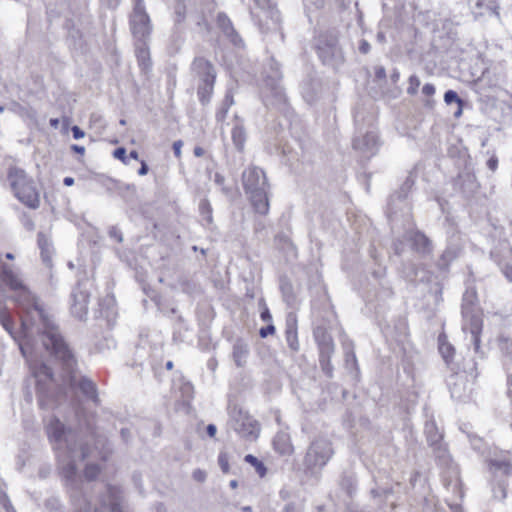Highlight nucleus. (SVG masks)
<instances>
[{
  "label": "nucleus",
  "mask_w": 512,
  "mask_h": 512,
  "mask_svg": "<svg viewBox=\"0 0 512 512\" xmlns=\"http://www.w3.org/2000/svg\"><path fill=\"white\" fill-rule=\"evenodd\" d=\"M8 280L4 283L15 292V301L22 309L21 326L25 338L34 332V328L41 335L42 345L46 350L55 347L56 353L63 352L66 361L71 363L69 351L63 346V337L59 328L45 313L35 296L23 284L17 272L4 270Z\"/></svg>",
  "instance_id": "f257e3e1"
},
{
  "label": "nucleus",
  "mask_w": 512,
  "mask_h": 512,
  "mask_svg": "<svg viewBox=\"0 0 512 512\" xmlns=\"http://www.w3.org/2000/svg\"><path fill=\"white\" fill-rule=\"evenodd\" d=\"M46 432L56 451L66 485L72 490L78 491L81 476L78 473L77 463L89 458L95 451L79 442L76 433L66 428L58 418L50 419L46 426Z\"/></svg>",
  "instance_id": "f03ea898"
},
{
  "label": "nucleus",
  "mask_w": 512,
  "mask_h": 512,
  "mask_svg": "<svg viewBox=\"0 0 512 512\" xmlns=\"http://www.w3.org/2000/svg\"><path fill=\"white\" fill-rule=\"evenodd\" d=\"M63 346L69 351L71 356V363L66 361L63 352L56 353L55 347H50L48 350L51 355L55 357V359L60 363L63 369V382L69 385L71 388H78L82 394L89 400H91L94 404L99 405L100 399L98 397V391L96 384L89 378L78 376L76 371L77 361L75 356L68 346V344L63 339Z\"/></svg>",
  "instance_id": "7ed1b4c3"
},
{
  "label": "nucleus",
  "mask_w": 512,
  "mask_h": 512,
  "mask_svg": "<svg viewBox=\"0 0 512 512\" xmlns=\"http://www.w3.org/2000/svg\"><path fill=\"white\" fill-rule=\"evenodd\" d=\"M242 183L255 211L262 215L267 214L269 184L265 172L259 167L250 166L242 173Z\"/></svg>",
  "instance_id": "20e7f679"
},
{
  "label": "nucleus",
  "mask_w": 512,
  "mask_h": 512,
  "mask_svg": "<svg viewBox=\"0 0 512 512\" xmlns=\"http://www.w3.org/2000/svg\"><path fill=\"white\" fill-rule=\"evenodd\" d=\"M19 346L22 355L30 362L33 376L36 379L40 407L43 409H52L54 407L52 397L55 380L51 368L42 362L32 361V350L29 348L28 341L20 342Z\"/></svg>",
  "instance_id": "39448f33"
},
{
  "label": "nucleus",
  "mask_w": 512,
  "mask_h": 512,
  "mask_svg": "<svg viewBox=\"0 0 512 512\" xmlns=\"http://www.w3.org/2000/svg\"><path fill=\"white\" fill-rule=\"evenodd\" d=\"M452 373L447 378V386L452 398L457 400L467 399L472 391V384L478 373L476 362L473 359L464 360L463 367H451Z\"/></svg>",
  "instance_id": "423d86ee"
},
{
  "label": "nucleus",
  "mask_w": 512,
  "mask_h": 512,
  "mask_svg": "<svg viewBox=\"0 0 512 512\" xmlns=\"http://www.w3.org/2000/svg\"><path fill=\"white\" fill-rule=\"evenodd\" d=\"M191 73L197 81V95L202 104L210 102L216 81L214 65L204 57H195L191 63Z\"/></svg>",
  "instance_id": "0eeeda50"
},
{
  "label": "nucleus",
  "mask_w": 512,
  "mask_h": 512,
  "mask_svg": "<svg viewBox=\"0 0 512 512\" xmlns=\"http://www.w3.org/2000/svg\"><path fill=\"white\" fill-rule=\"evenodd\" d=\"M334 455L332 442L324 436L314 437L307 447L303 465L311 474L320 472Z\"/></svg>",
  "instance_id": "6e6552de"
},
{
  "label": "nucleus",
  "mask_w": 512,
  "mask_h": 512,
  "mask_svg": "<svg viewBox=\"0 0 512 512\" xmlns=\"http://www.w3.org/2000/svg\"><path fill=\"white\" fill-rule=\"evenodd\" d=\"M8 180L15 196L30 208L39 206V195L33 185V181L29 179L24 170L19 168H10Z\"/></svg>",
  "instance_id": "1a4fd4ad"
},
{
  "label": "nucleus",
  "mask_w": 512,
  "mask_h": 512,
  "mask_svg": "<svg viewBox=\"0 0 512 512\" xmlns=\"http://www.w3.org/2000/svg\"><path fill=\"white\" fill-rule=\"evenodd\" d=\"M228 425L247 441H255L260 433L259 422L237 406L232 407L229 411Z\"/></svg>",
  "instance_id": "9d476101"
},
{
  "label": "nucleus",
  "mask_w": 512,
  "mask_h": 512,
  "mask_svg": "<svg viewBox=\"0 0 512 512\" xmlns=\"http://www.w3.org/2000/svg\"><path fill=\"white\" fill-rule=\"evenodd\" d=\"M476 299V293L474 291H466L463 295L462 302V315L465 320L463 330L469 332L471 335V341L474 345L476 353L480 349V332L482 330V320L480 316L475 313L474 301Z\"/></svg>",
  "instance_id": "9b49d317"
},
{
  "label": "nucleus",
  "mask_w": 512,
  "mask_h": 512,
  "mask_svg": "<svg viewBox=\"0 0 512 512\" xmlns=\"http://www.w3.org/2000/svg\"><path fill=\"white\" fill-rule=\"evenodd\" d=\"M424 432L428 444L433 448L435 457L439 460L440 464L448 465L450 456L445 445L442 443L443 435L439 431L436 423L433 420L427 421L425 423Z\"/></svg>",
  "instance_id": "f8f14e48"
},
{
  "label": "nucleus",
  "mask_w": 512,
  "mask_h": 512,
  "mask_svg": "<svg viewBox=\"0 0 512 512\" xmlns=\"http://www.w3.org/2000/svg\"><path fill=\"white\" fill-rule=\"evenodd\" d=\"M133 35L140 41H144L151 32L150 19L145 12L143 1L136 0L134 12L130 20Z\"/></svg>",
  "instance_id": "ddd939ff"
},
{
  "label": "nucleus",
  "mask_w": 512,
  "mask_h": 512,
  "mask_svg": "<svg viewBox=\"0 0 512 512\" xmlns=\"http://www.w3.org/2000/svg\"><path fill=\"white\" fill-rule=\"evenodd\" d=\"M379 146V138L374 130H368L365 133L359 130L353 140V148L367 158L375 155Z\"/></svg>",
  "instance_id": "4468645a"
},
{
  "label": "nucleus",
  "mask_w": 512,
  "mask_h": 512,
  "mask_svg": "<svg viewBox=\"0 0 512 512\" xmlns=\"http://www.w3.org/2000/svg\"><path fill=\"white\" fill-rule=\"evenodd\" d=\"M89 298L87 283H79L72 292L71 312L75 317L83 319L87 315Z\"/></svg>",
  "instance_id": "2eb2a0df"
},
{
  "label": "nucleus",
  "mask_w": 512,
  "mask_h": 512,
  "mask_svg": "<svg viewBox=\"0 0 512 512\" xmlns=\"http://www.w3.org/2000/svg\"><path fill=\"white\" fill-rule=\"evenodd\" d=\"M317 52L325 65L334 67L342 62V52L335 39L319 44Z\"/></svg>",
  "instance_id": "dca6fc26"
},
{
  "label": "nucleus",
  "mask_w": 512,
  "mask_h": 512,
  "mask_svg": "<svg viewBox=\"0 0 512 512\" xmlns=\"http://www.w3.org/2000/svg\"><path fill=\"white\" fill-rule=\"evenodd\" d=\"M404 238L411 243L412 249L422 257H426L431 254L433 250L432 242L421 231H408L405 233Z\"/></svg>",
  "instance_id": "f3484780"
},
{
  "label": "nucleus",
  "mask_w": 512,
  "mask_h": 512,
  "mask_svg": "<svg viewBox=\"0 0 512 512\" xmlns=\"http://www.w3.org/2000/svg\"><path fill=\"white\" fill-rule=\"evenodd\" d=\"M489 471L495 476H507L512 472V456L510 452H502L489 459Z\"/></svg>",
  "instance_id": "a211bd4d"
},
{
  "label": "nucleus",
  "mask_w": 512,
  "mask_h": 512,
  "mask_svg": "<svg viewBox=\"0 0 512 512\" xmlns=\"http://www.w3.org/2000/svg\"><path fill=\"white\" fill-rule=\"evenodd\" d=\"M217 25L224 33V35L231 41V43H233L236 46H239L242 43L241 37L234 29L231 20L226 14L219 13L217 15Z\"/></svg>",
  "instance_id": "6ab92c4d"
},
{
  "label": "nucleus",
  "mask_w": 512,
  "mask_h": 512,
  "mask_svg": "<svg viewBox=\"0 0 512 512\" xmlns=\"http://www.w3.org/2000/svg\"><path fill=\"white\" fill-rule=\"evenodd\" d=\"M235 124L231 131V138L235 148L238 151H242L244 149V144L247 138V133L243 125V121L239 119L237 115L234 117Z\"/></svg>",
  "instance_id": "aec40b11"
},
{
  "label": "nucleus",
  "mask_w": 512,
  "mask_h": 512,
  "mask_svg": "<svg viewBox=\"0 0 512 512\" xmlns=\"http://www.w3.org/2000/svg\"><path fill=\"white\" fill-rule=\"evenodd\" d=\"M315 336L319 346V359L331 358L335 350L331 336L324 331L321 332V335L317 332Z\"/></svg>",
  "instance_id": "412c9836"
},
{
  "label": "nucleus",
  "mask_w": 512,
  "mask_h": 512,
  "mask_svg": "<svg viewBox=\"0 0 512 512\" xmlns=\"http://www.w3.org/2000/svg\"><path fill=\"white\" fill-rule=\"evenodd\" d=\"M273 445L275 450L282 455H290L294 450L290 435L284 431H280L275 435Z\"/></svg>",
  "instance_id": "4be33fe9"
},
{
  "label": "nucleus",
  "mask_w": 512,
  "mask_h": 512,
  "mask_svg": "<svg viewBox=\"0 0 512 512\" xmlns=\"http://www.w3.org/2000/svg\"><path fill=\"white\" fill-rule=\"evenodd\" d=\"M249 348L243 341H236L233 345L232 357L238 367H242L248 358Z\"/></svg>",
  "instance_id": "5701e85b"
},
{
  "label": "nucleus",
  "mask_w": 512,
  "mask_h": 512,
  "mask_svg": "<svg viewBox=\"0 0 512 512\" xmlns=\"http://www.w3.org/2000/svg\"><path fill=\"white\" fill-rule=\"evenodd\" d=\"M107 498L103 499L102 505L116 512L120 503V490L117 487L107 486Z\"/></svg>",
  "instance_id": "b1692460"
},
{
  "label": "nucleus",
  "mask_w": 512,
  "mask_h": 512,
  "mask_svg": "<svg viewBox=\"0 0 512 512\" xmlns=\"http://www.w3.org/2000/svg\"><path fill=\"white\" fill-rule=\"evenodd\" d=\"M234 104V97L231 90H228L221 103L220 108L216 112V120L218 123L224 122L230 107Z\"/></svg>",
  "instance_id": "393cba45"
},
{
  "label": "nucleus",
  "mask_w": 512,
  "mask_h": 512,
  "mask_svg": "<svg viewBox=\"0 0 512 512\" xmlns=\"http://www.w3.org/2000/svg\"><path fill=\"white\" fill-rule=\"evenodd\" d=\"M285 333H286V341H287L289 348L292 351L297 352L299 350V342H298L296 325L288 323Z\"/></svg>",
  "instance_id": "a878e982"
},
{
  "label": "nucleus",
  "mask_w": 512,
  "mask_h": 512,
  "mask_svg": "<svg viewBox=\"0 0 512 512\" xmlns=\"http://www.w3.org/2000/svg\"><path fill=\"white\" fill-rule=\"evenodd\" d=\"M505 253L507 260H499L498 265L500 266L505 277L512 282V249L507 247L505 249Z\"/></svg>",
  "instance_id": "bb28decb"
},
{
  "label": "nucleus",
  "mask_w": 512,
  "mask_h": 512,
  "mask_svg": "<svg viewBox=\"0 0 512 512\" xmlns=\"http://www.w3.org/2000/svg\"><path fill=\"white\" fill-rule=\"evenodd\" d=\"M199 211L203 219L208 223H212V207L207 199H202L199 203Z\"/></svg>",
  "instance_id": "cd10ccee"
},
{
  "label": "nucleus",
  "mask_w": 512,
  "mask_h": 512,
  "mask_svg": "<svg viewBox=\"0 0 512 512\" xmlns=\"http://www.w3.org/2000/svg\"><path fill=\"white\" fill-rule=\"evenodd\" d=\"M280 288H281L284 300L289 305L293 304L295 301V295L293 293V287H292L291 283L283 280L281 282Z\"/></svg>",
  "instance_id": "c85d7f7f"
},
{
  "label": "nucleus",
  "mask_w": 512,
  "mask_h": 512,
  "mask_svg": "<svg viewBox=\"0 0 512 512\" xmlns=\"http://www.w3.org/2000/svg\"><path fill=\"white\" fill-rule=\"evenodd\" d=\"M439 352L442 355L443 359L447 363V365H450V360L452 355L454 354V348L449 343H445L441 341V338H439Z\"/></svg>",
  "instance_id": "c756f323"
},
{
  "label": "nucleus",
  "mask_w": 512,
  "mask_h": 512,
  "mask_svg": "<svg viewBox=\"0 0 512 512\" xmlns=\"http://www.w3.org/2000/svg\"><path fill=\"white\" fill-rule=\"evenodd\" d=\"M244 460L255 467L256 472L263 477L266 474V467L264 464L259 461L255 456L248 454L245 456Z\"/></svg>",
  "instance_id": "7c9ffc66"
},
{
  "label": "nucleus",
  "mask_w": 512,
  "mask_h": 512,
  "mask_svg": "<svg viewBox=\"0 0 512 512\" xmlns=\"http://www.w3.org/2000/svg\"><path fill=\"white\" fill-rule=\"evenodd\" d=\"M0 322H1L2 326L5 328V330L7 332H9V334L14 339H16V337L13 334V330H12V319H11L10 315L6 311H1L0 312Z\"/></svg>",
  "instance_id": "2f4dec72"
},
{
  "label": "nucleus",
  "mask_w": 512,
  "mask_h": 512,
  "mask_svg": "<svg viewBox=\"0 0 512 512\" xmlns=\"http://www.w3.org/2000/svg\"><path fill=\"white\" fill-rule=\"evenodd\" d=\"M408 82L409 86L407 88V93L412 96L416 95L421 84L419 77L417 75H411Z\"/></svg>",
  "instance_id": "473e14b6"
},
{
  "label": "nucleus",
  "mask_w": 512,
  "mask_h": 512,
  "mask_svg": "<svg viewBox=\"0 0 512 512\" xmlns=\"http://www.w3.org/2000/svg\"><path fill=\"white\" fill-rule=\"evenodd\" d=\"M137 58L139 63L145 68L148 66L147 61L149 60V51L145 43H143L142 46L137 49Z\"/></svg>",
  "instance_id": "72a5a7b5"
},
{
  "label": "nucleus",
  "mask_w": 512,
  "mask_h": 512,
  "mask_svg": "<svg viewBox=\"0 0 512 512\" xmlns=\"http://www.w3.org/2000/svg\"><path fill=\"white\" fill-rule=\"evenodd\" d=\"M444 102L447 105H450V104H452L454 102L457 103V105L458 104H464V101L453 90H448V91L445 92V94H444Z\"/></svg>",
  "instance_id": "f704fd0d"
},
{
  "label": "nucleus",
  "mask_w": 512,
  "mask_h": 512,
  "mask_svg": "<svg viewBox=\"0 0 512 512\" xmlns=\"http://www.w3.org/2000/svg\"><path fill=\"white\" fill-rule=\"evenodd\" d=\"M100 472V467L94 463H88L85 467V477L88 480H93Z\"/></svg>",
  "instance_id": "c9c22d12"
},
{
  "label": "nucleus",
  "mask_w": 512,
  "mask_h": 512,
  "mask_svg": "<svg viewBox=\"0 0 512 512\" xmlns=\"http://www.w3.org/2000/svg\"><path fill=\"white\" fill-rule=\"evenodd\" d=\"M320 367L325 375L329 378L333 377V366L331 364V358H320Z\"/></svg>",
  "instance_id": "e433bc0d"
},
{
  "label": "nucleus",
  "mask_w": 512,
  "mask_h": 512,
  "mask_svg": "<svg viewBox=\"0 0 512 512\" xmlns=\"http://www.w3.org/2000/svg\"><path fill=\"white\" fill-rule=\"evenodd\" d=\"M489 0H477L475 3L476 11L473 12L474 18L478 19L479 17L484 15L483 10H487V4Z\"/></svg>",
  "instance_id": "4c0bfd02"
},
{
  "label": "nucleus",
  "mask_w": 512,
  "mask_h": 512,
  "mask_svg": "<svg viewBox=\"0 0 512 512\" xmlns=\"http://www.w3.org/2000/svg\"><path fill=\"white\" fill-rule=\"evenodd\" d=\"M218 464L224 473L229 472V457L226 452H220L218 456Z\"/></svg>",
  "instance_id": "58836bf2"
},
{
  "label": "nucleus",
  "mask_w": 512,
  "mask_h": 512,
  "mask_svg": "<svg viewBox=\"0 0 512 512\" xmlns=\"http://www.w3.org/2000/svg\"><path fill=\"white\" fill-rule=\"evenodd\" d=\"M52 253H53L52 247L43 248V250H41L42 261L48 267H50L52 265Z\"/></svg>",
  "instance_id": "ea45409f"
},
{
  "label": "nucleus",
  "mask_w": 512,
  "mask_h": 512,
  "mask_svg": "<svg viewBox=\"0 0 512 512\" xmlns=\"http://www.w3.org/2000/svg\"><path fill=\"white\" fill-rule=\"evenodd\" d=\"M271 95L275 98V101L277 102H280L284 99V91H283V88L278 85V84H275L271 90Z\"/></svg>",
  "instance_id": "a19ab883"
},
{
  "label": "nucleus",
  "mask_w": 512,
  "mask_h": 512,
  "mask_svg": "<svg viewBox=\"0 0 512 512\" xmlns=\"http://www.w3.org/2000/svg\"><path fill=\"white\" fill-rule=\"evenodd\" d=\"M499 5L497 4V2L495 0H489L488 4H487V11L491 12L492 14H494L497 19L499 21H501V16H500V12H499Z\"/></svg>",
  "instance_id": "79ce46f5"
},
{
  "label": "nucleus",
  "mask_w": 512,
  "mask_h": 512,
  "mask_svg": "<svg viewBox=\"0 0 512 512\" xmlns=\"http://www.w3.org/2000/svg\"><path fill=\"white\" fill-rule=\"evenodd\" d=\"M38 246L40 248V250H43V248H50L52 247L51 246V243L49 241V239L47 238V236L43 233H38Z\"/></svg>",
  "instance_id": "37998d69"
},
{
  "label": "nucleus",
  "mask_w": 512,
  "mask_h": 512,
  "mask_svg": "<svg viewBox=\"0 0 512 512\" xmlns=\"http://www.w3.org/2000/svg\"><path fill=\"white\" fill-rule=\"evenodd\" d=\"M435 86L433 84L427 83L422 88V94L427 98L432 97L435 94Z\"/></svg>",
  "instance_id": "c03bdc74"
},
{
  "label": "nucleus",
  "mask_w": 512,
  "mask_h": 512,
  "mask_svg": "<svg viewBox=\"0 0 512 512\" xmlns=\"http://www.w3.org/2000/svg\"><path fill=\"white\" fill-rule=\"evenodd\" d=\"M109 236L113 239H115L117 242L121 243L123 241L122 233L121 231L116 227H111L109 229Z\"/></svg>",
  "instance_id": "a18cd8bd"
},
{
  "label": "nucleus",
  "mask_w": 512,
  "mask_h": 512,
  "mask_svg": "<svg viewBox=\"0 0 512 512\" xmlns=\"http://www.w3.org/2000/svg\"><path fill=\"white\" fill-rule=\"evenodd\" d=\"M113 155L116 159L121 160L124 163H127L126 161V149L123 147H119L114 150Z\"/></svg>",
  "instance_id": "49530a36"
},
{
  "label": "nucleus",
  "mask_w": 512,
  "mask_h": 512,
  "mask_svg": "<svg viewBox=\"0 0 512 512\" xmlns=\"http://www.w3.org/2000/svg\"><path fill=\"white\" fill-rule=\"evenodd\" d=\"M8 109L14 113H17L19 115H23L25 109L20 104L13 102L8 106Z\"/></svg>",
  "instance_id": "de8ad7c7"
},
{
  "label": "nucleus",
  "mask_w": 512,
  "mask_h": 512,
  "mask_svg": "<svg viewBox=\"0 0 512 512\" xmlns=\"http://www.w3.org/2000/svg\"><path fill=\"white\" fill-rule=\"evenodd\" d=\"M275 332V327L273 325H268L260 329V336L262 338L267 337L269 334H273Z\"/></svg>",
  "instance_id": "09e8293b"
},
{
  "label": "nucleus",
  "mask_w": 512,
  "mask_h": 512,
  "mask_svg": "<svg viewBox=\"0 0 512 512\" xmlns=\"http://www.w3.org/2000/svg\"><path fill=\"white\" fill-rule=\"evenodd\" d=\"M370 49H371L370 43L368 41L362 39L360 41L359 51L362 54H367V53H369Z\"/></svg>",
  "instance_id": "8fccbe9b"
},
{
  "label": "nucleus",
  "mask_w": 512,
  "mask_h": 512,
  "mask_svg": "<svg viewBox=\"0 0 512 512\" xmlns=\"http://www.w3.org/2000/svg\"><path fill=\"white\" fill-rule=\"evenodd\" d=\"M193 478L198 482H203L206 479V473L200 469H197L193 472Z\"/></svg>",
  "instance_id": "3c124183"
},
{
  "label": "nucleus",
  "mask_w": 512,
  "mask_h": 512,
  "mask_svg": "<svg viewBox=\"0 0 512 512\" xmlns=\"http://www.w3.org/2000/svg\"><path fill=\"white\" fill-rule=\"evenodd\" d=\"M375 77L380 80L386 78V70L383 66L375 67Z\"/></svg>",
  "instance_id": "603ef678"
},
{
  "label": "nucleus",
  "mask_w": 512,
  "mask_h": 512,
  "mask_svg": "<svg viewBox=\"0 0 512 512\" xmlns=\"http://www.w3.org/2000/svg\"><path fill=\"white\" fill-rule=\"evenodd\" d=\"M183 146V142L181 140H177L173 143L174 154L177 158L181 156V148Z\"/></svg>",
  "instance_id": "864d4df0"
},
{
  "label": "nucleus",
  "mask_w": 512,
  "mask_h": 512,
  "mask_svg": "<svg viewBox=\"0 0 512 512\" xmlns=\"http://www.w3.org/2000/svg\"><path fill=\"white\" fill-rule=\"evenodd\" d=\"M307 3L316 9H321L325 5V0H306Z\"/></svg>",
  "instance_id": "5fc2aeb1"
},
{
  "label": "nucleus",
  "mask_w": 512,
  "mask_h": 512,
  "mask_svg": "<svg viewBox=\"0 0 512 512\" xmlns=\"http://www.w3.org/2000/svg\"><path fill=\"white\" fill-rule=\"evenodd\" d=\"M71 130L75 139L84 137V132L78 126H73Z\"/></svg>",
  "instance_id": "6e6d98bb"
},
{
  "label": "nucleus",
  "mask_w": 512,
  "mask_h": 512,
  "mask_svg": "<svg viewBox=\"0 0 512 512\" xmlns=\"http://www.w3.org/2000/svg\"><path fill=\"white\" fill-rule=\"evenodd\" d=\"M466 178L470 183V190H473L474 187H476L474 176L466 173L464 175H460V178Z\"/></svg>",
  "instance_id": "4d7b16f0"
},
{
  "label": "nucleus",
  "mask_w": 512,
  "mask_h": 512,
  "mask_svg": "<svg viewBox=\"0 0 512 512\" xmlns=\"http://www.w3.org/2000/svg\"><path fill=\"white\" fill-rule=\"evenodd\" d=\"M394 251L397 255H401L404 251V246L401 241L394 242Z\"/></svg>",
  "instance_id": "13d9d810"
},
{
  "label": "nucleus",
  "mask_w": 512,
  "mask_h": 512,
  "mask_svg": "<svg viewBox=\"0 0 512 512\" xmlns=\"http://www.w3.org/2000/svg\"><path fill=\"white\" fill-rule=\"evenodd\" d=\"M148 170H149V168H148L147 163H146L144 160H142V161H141V167H140V169L138 170V174H139L140 176H144V175H146V174L148 173Z\"/></svg>",
  "instance_id": "bf43d9fd"
},
{
  "label": "nucleus",
  "mask_w": 512,
  "mask_h": 512,
  "mask_svg": "<svg viewBox=\"0 0 512 512\" xmlns=\"http://www.w3.org/2000/svg\"><path fill=\"white\" fill-rule=\"evenodd\" d=\"M207 434L210 436V437H214L216 432H217V428L214 424H209L207 426Z\"/></svg>",
  "instance_id": "052dcab7"
},
{
  "label": "nucleus",
  "mask_w": 512,
  "mask_h": 512,
  "mask_svg": "<svg viewBox=\"0 0 512 512\" xmlns=\"http://www.w3.org/2000/svg\"><path fill=\"white\" fill-rule=\"evenodd\" d=\"M254 2L261 9L269 7V0H254Z\"/></svg>",
  "instance_id": "680f3d73"
},
{
  "label": "nucleus",
  "mask_w": 512,
  "mask_h": 512,
  "mask_svg": "<svg viewBox=\"0 0 512 512\" xmlns=\"http://www.w3.org/2000/svg\"><path fill=\"white\" fill-rule=\"evenodd\" d=\"M110 450L108 448H104L103 450L98 451V454L102 460H106Z\"/></svg>",
  "instance_id": "e2e57ef3"
},
{
  "label": "nucleus",
  "mask_w": 512,
  "mask_h": 512,
  "mask_svg": "<svg viewBox=\"0 0 512 512\" xmlns=\"http://www.w3.org/2000/svg\"><path fill=\"white\" fill-rule=\"evenodd\" d=\"M512 346V342H509L507 340H505L504 342H502L501 344V349L504 351L507 352V355L509 356L510 355V352L508 351L509 347Z\"/></svg>",
  "instance_id": "0e129e2a"
},
{
  "label": "nucleus",
  "mask_w": 512,
  "mask_h": 512,
  "mask_svg": "<svg viewBox=\"0 0 512 512\" xmlns=\"http://www.w3.org/2000/svg\"><path fill=\"white\" fill-rule=\"evenodd\" d=\"M487 164H488V167H489L491 170H495V169H496V167H497V160H496V159L491 158V159H489V160H488V163H487Z\"/></svg>",
  "instance_id": "69168bd1"
},
{
  "label": "nucleus",
  "mask_w": 512,
  "mask_h": 512,
  "mask_svg": "<svg viewBox=\"0 0 512 512\" xmlns=\"http://www.w3.org/2000/svg\"><path fill=\"white\" fill-rule=\"evenodd\" d=\"M72 150L79 153V154H84L85 152V148L83 146H78V145H72Z\"/></svg>",
  "instance_id": "338daca9"
},
{
  "label": "nucleus",
  "mask_w": 512,
  "mask_h": 512,
  "mask_svg": "<svg viewBox=\"0 0 512 512\" xmlns=\"http://www.w3.org/2000/svg\"><path fill=\"white\" fill-rule=\"evenodd\" d=\"M400 78V73L395 69L393 73L391 74V80L392 82L396 83Z\"/></svg>",
  "instance_id": "774afa93"
}]
</instances>
